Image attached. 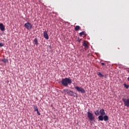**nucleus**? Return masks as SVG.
<instances>
[{"mask_svg":"<svg viewBox=\"0 0 129 129\" xmlns=\"http://www.w3.org/2000/svg\"><path fill=\"white\" fill-rule=\"evenodd\" d=\"M61 82L63 86L67 87L68 85H70L72 83V80L70 78H65L64 79H62Z\"/></svg>","mask_w":129,"mask_h":129,"instance_id":"obj_2","label":"nucleus"},{"mask_svg":"<svg viewBox=\"0 0 129 129\" xmlns=\"http://www.w3.org/2000/svg\"><path fill=\"white\" fill-rule=\"evenodd\" d=\"M83 35H86L85 31H82V32L80 33V36L81 37Z\"/></svg>","mask_w":129,"mask_h":129,"instance_id":"obj_17","label":"nucleus"},{"mask_svg":"<svg viewBox=\"0 0 129 129\" xmlns=\"http://www.w3.org/2000/svg\"><path fill=\"white\" fill-rule=\"evenodd\" d=\"M127 73H129V70H127Z\"/></svg>","mask_w":129,"mask_h":129,"instance_id":"obj_22","label":"nucleus"},{"mask_svg":"<svg viewBox=\"0 0 129 129\" xmlns=\"http://www.w3.org/2000/svg\"><path fill=\"white\" fill-rule=\"evenodd\" d=\"M75 89L78 91V92H80L81 93H85V90L82 88V87L76 86L75 87Z\"/></svg>","mask_w":129,"mask_h":129,"instance_id":"obj_7","label":"nucleus"},{"mask_svg":"<svg viewBox=\"0 0 129 129\" xmlns=\"http://www.w3.org/2000/svg\"><path fill=\"white\" fill-rule=\"evenodd\" d=\"M63 92L67 93V94L70 96H74V92L69 89H64Z\"/></svg>","mask_w":129,"mask_h":129,"instance_id":"obj_5","label":"nucleus"},{"mask_svg":"<svg viewBox=\"0 0 129 129\" xmlns=\"http://www.w3.org/2000/svg\"><path fill=\"white\" fill-rule=\"evenodd\" d=\"M124 86L125 88H126V89H128L129 86L128 85L124 84Z\"/></svg>","mask_w":129,"mask_h":129,"instance_id":"obj_18","label":"nucleus"},{"mask_svg":"<svg viewBox=\"0 0 129 129\" xmlns=\"http://www.w3.org/2000/svg\"><path fill=\"white\" fill-rule=\"evenodd\" d=\"M24 27L27 29V30H32L33 28V26L32 24L29 22H27L24 24Z\"/></svg>","mask_w":129,"mask_h":129,"instance_id":"obj_6","label":"nucleus"},{"mask_svg":"<svg viewBox=\"0 0 129 129\" xmlns=\"http://www.w3.org/2000/svg\"><path fill=\"white\" fill-rule=\"evenodd\" d=\"M4 43H0V47H4Z\"/></svg>","mask_w":129,"mask_h":129,"instance_id":"obj_20","label":"nucleus"},{"mask_svg":"<svg viewBox=\"0 0 129 129\" xmlns=\"http://www.w3.org/2000/svg\"><path fill=\"white\" fill-rule=\"evenodd\" d=\"M83 46L85 48H88V42L87 41H84L83 43Z\"/></svg>","mask_w":129,"mask_h":129,"instance_id":"obj_10","label":"nucleus"},{"mask_svg":"<svg viewBox=\"0 0 129 129\" xmlns=\"http://www.w3.org/2000/svg\"><path fill=\"white\" fill-rule=\"evenodd\" d=\"M43 36L46 40H49V36L48 35V32H47V31L43 32Z\"/></svg>","mask_w":129,"mask_h":129,"instance_id":"obj_8","label":"nucleus"},{"mask_svg":"<svg viewBox=\"0 0 129 129\" xmlns=\"http://www.w3.org/2000/svg\"><path fill=\"white\" fill-rule=\"evenodd\" d=\"M97 75L99 77H103V75H102V74H101V73L98 72L97 73Z\"/></svg>","mask_w":129,"mask_h":129,"instance_id":"obj_12","label":"nucleus"},{"mask_svg":"<svg viewBox=\"0 0 129 129\" xmlns=\"http://www.w3.org/2000/svg\"><path fill=\"white\" fill-rule=\"evenodd\" d=\"M122 100L123 102L124 106L129 108V98H122Z\"/></svg>","mask_w":129,"mask_h":129,"instance_id":"obj_4","label":"nucleus"},{"mask_svg":"<svg viewBox=\"0 0 129 129\" xmlns=\"http://www.w3.org/2000/svg\"><path fill=\"white\" fill-rule=\"evenodd\" d=\"M101 65H102L103 66H104V65H105V63H104V62H101Z\"/></svg>","mask_w":129,"mask_h":129,"instance_id":"obj_21","label":"nucleus"},{"mask_svg":"<svg viewBox=\"0 0 129 129\" xmlns=\"http://www.w3.org/2000/svg\"><path fill=\"white\" fill-rule=\"evenodd\" d=\"M34 43L36 46H38V45H39V42H38V39L37 38L34 39Z\"/></svg>","mask_w":129,"mask_h":129,"instance_id":"obj_11","label":"nucleus"},{"mask_svg":"<svg viewBox=\"0 0 129 129\" xmlns=\"http://www.w3.org/2000/svg\"><path fill=\"white\" fill-rule=\"evenodd\" d=\"M100 113L101 115L98 117L99 120H100L101 121H102L103 120H104V121H107V120H108V116L105 115V111L104 109H100ZM103 115L105 116H103Z\"/></svg>","mask_w":129,"mask_h":129,"instance_id":"obj_1","label":"nucleus"},{"mask_svg":"<svg viewBox=\"0 0 129 129\" xmlns=\"http://www.w3.org/2000/svg\"><path fill=\"white\" fill-rule=\"evenodd\" d=\"M87 115L89 120L91 121H92V120H94L95 119V117H94V115H93V113H92V112L88 111L87 112Z\"/></svg>","mask_w":129,"mask_h":129,"instance_id":"obj_3","label":"nucleus"},{"mask_svg":"<svg viewBox=\"0 0 129 129\" xmlns=\"http://www.w3.org/2000/svg\"><path fill=\"white\" fill-rule=\"evenodd\" d=\"M33 108L34 109V111H37V110H38L39 109H38V107H37V105H33Z\"/></svg>","mask_w":129,"mask_h":129,"instance_id":"obj_15","label":"nucleus"},{"mask_svg":"<svg viewBox=\"0 0 129 129\" xmlns=\"http://www.w3.org/2000/svg\"><path fill=\"white\" fill-rule=\"evenodd\" d=\"M75 31H79L80 30V26L77 25L75 28Z\"/></svg>","mask_w":129,"mask_h":129,"instance_id":"obj_14","label":"nucleus"},{"mask_svg":"<svg viewBox=\"0 0 129 129\" xmlns=\"http://www.w3.org/2000/svg\"><path fill=\"white\" fill-rule=\"evenodd\" d=\"M36 111L37 112L38 115H41V113H40V112H39V110H37Z\"/></svg>","mask_w":129,"mask_h":129,"instance_id":"obj_19","label":"nucleus"},{"mask_svg":"<svg viewBox=\"0 0 129 129\" xmlns=\"http://www.w3.org/2000/svg\"><path fill=\"white\" fill-rule=\"evenodd\" d=\"M3 62H4V63H5V64H6V63H8V58H4L2 59Z\"/></svg>","mask_w":129,"mask_h":129,"instance_id":"obj_16","label":"nucleus"},{"mask_svg":"<svg viewBox=\"0 0 129 129\" xmlns=\"http://www.w3.org/2000/svg\"><path fill=\"white\" fill-rule=\"evenodd\" d=\"M0 30L3 31L6 30L5 25L3 23H0Z\"/></svg>","mask_w":129,"mask_h":129,"instance_id":"obj_9","label":"nucleus"},{"mask_svg":"<svg viewBox=\"0 0 129 129\" xmlns=\"http://www.w3.org/2000/svg\"><path fill=\"white\" fill-rule=\"evenodd\" d=\"M94 113L96 116H98L99 115V111L98 110L94 111Z\"/></svg>","mask_w":129,"mask_h":129,"instance_id":"obj_13","label":"nucleus"}]
</instances>
